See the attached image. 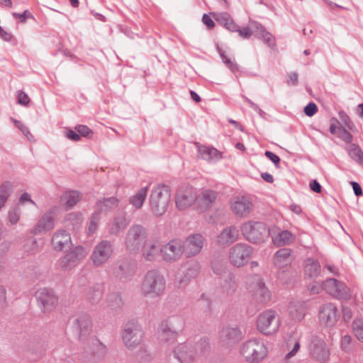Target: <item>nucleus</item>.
Wrapping results in <instances>:
<instances>
[{
    "label": "nucleus",
    "instance_id": "nucleus-17",
    "mask_svg": "<svg viewBox=\"0 0 363 363\" xmlns=\"http://www.w3.org/2000/svg\"><path fill=\"white\" fill-rule=\"evenodd\" d=\"M309 350L311 356L320 363H325L329 359L330 352L323 340H313L310 345Z\"/></svg>",
    "mask_w": 363,
    "mask_h": 363
},
{
    "label": "nucleus",
    "instance_id": "nucleus-62",
    "mask_svg": "<svg viewBox=\"0 0 363 363\" xmlns=\"http://www.w3.org/2000/svg\"><path fill=\"white\" fill-rule=\"evenodd\" d=\"M238 31H239L240 35L245 38H249L251 35V32L248 28H243Z\"/></svg>",
    "mask_w": 363,
    "mask_h": 363
},
{
    "label": "nucleus",
    "instance_id": "nucleus-35",
    "mask_svg": "<svg viewBox=\"0 0 363 363\" xmlns=\"http://www.w3.org/2000/svg\"><path fill=\"white\" fill-rule=\"evenodd\" d=\"M128 220L124 216H120L115 218L110 227V233L114 235L119 233L128 225Z\"/></svg>",
    "mask_w": 363,
    "mask_h": 363
},
{
    "label": "nucleus",
    "instance_id": "nucleus-53",
    "mask_svg": "<svg viewBox=\"0 0 363 363\" xmlns=\"http://www.w3.org/2000/svg\"><path fill=\"white\" fill-rule=\"evenodd\" d=\"M13 16L16 18H19L21 23H25L28 18H33V16L28 11H25L23 13H13Z\"/></svg>",
    "mask_w": 363,
    "mask_h": 363
},
{
    "label": "nucleus",
    "instance_id": "nucleus-41",
    "mask_svg": "<svg viewBox=\"0 0 363 363\" xmlns=\"http://www.w3.org/2000/svg\"><path fill=\"white\" fill-rule=\"evenodd\" d=\"M352 331L358 340H363V321L362 320L357 319L353 321Z\"/></svg>",
    "mask_w": 363,
    "mask_h": 363
},
{
    "label": "nucleus",
    "instance_id": "nucleus-51",
    "mask_svg": "<svg viewBox=\"0 0 363 363\" xmlns=\"http://www.w3.org/2000/svg\"><path fill=\"white\" fill-rule=\"evenodd\" d=\"M13 122L24 134L30 140V136L32 137V135L28 131L27 127H26L21 121H17L16 119H12Z\"/></svg>",
    "mask_w": 363,
    "mask_h": 363
},
{
    "label": "nucleus",
    "instance_id": "nucleus-9",
    "mask_svg": "<svg viewBox=\"0 0 363 363\" xmlns=\"http://www.w3.org/2000/svg\"><path fill=\"white\" fill-rule=\"evenodd\" d=\"M323 289L329 295L338 299L348 300L352 296L350 288L345 283L335 279L325 280Z\"/></svg>",
    "mask_w": 363,
    "mask_h": 363
},
{
    "label": "nucleus",
    "instance_id": "nucleus-46",
    "mask_svg": "<svg viewBox=\"0 0 363 363\" xmlns=\"http://www.w3.org/2000/svg\"><path fill=\"white\" fill-rule=\"evenodd\" d=\"M18 103L22 106H27L30 103V98L23 91H18L17 92Z\"/></svg>",
    "mask_w": 363,
    "mask_h": 363
},
{
    "label": "nucleus",
    "instance_id": "nucleus-32",
    "mask_svg": "<svg viewBox=\"0 0 363 363\" xmlns=\"http://www.w3.org/2000/svg\"><path fill=\"white\" fill-rule=\"evenodd\" d=\"M147 191V186L140 189L135 194L130 197V204H131L135 209L141 208L146 199Z\"/></svg>",
    "mask_w": 363,
    "mask_h": 363
},
{
    "label": "nucleus",
    "instance_id": "nucleus-24",
    "mask_svg": "<svg viewBox=\"0 0 363 363\" xmlns=\"http://www.w3.org/2000/svg\"><path fill=\"white\" fill-rule=\"evenodd\" d=\"M293 261L291 250L288 248H281L274 255L273 263L279 269H284L289 267Z\"/></svg>",
    "mask_w": 363,
    "mask_h": 363
},
{
    "label": "nucleus",
    "instance_id": "nucleus-49",
    "mask_svg": "<svg viewBox=\"0 0 363 363\" xmlns=\"http://www.w3.org/2000/svg\"><path fill=\"white\" fill-rule=\"evenodd\" d=\"M317 111V106L314 103H310L304 108V113L308 116H313Z\"/></svg>",
    "mask_w": 363,
    "mask_h": 363
},
{
    "label": "nucleus",
    "instance_id": "nucleus-8",
    "mask_svg": "<svg viewBox=\"0 0 363 363\" xmlns=\"http://www.w3.org/2000/svg\"><path fill=\"white\" fill-rule=\"evenodd\" d=\"M252 252L250 245L243 243L237 244L230 250L229 261L234 267H242L248 262Z\"/></svg>",
    "mask_w": 363,
    "mask_h": 363
},
{
    "label": "nucleus",
    "instance_id": "nucleus-26",
    "mask_svg": "<svg viewBox=\"0 0 363 363\" xmlns=\"http://www.w3.org/2000/svg\"><path fill=\"white\" fill-rule=\"evenodd\" d=\"M249 289L254 296L262 301H267L270 298V294L266 288L264 283L259 278L255 277L250 284Z\"/></svg>",
    "mask_w": 363,
    "mask_h": 363
},
{
    "label": "nucleus",
    "instance_id": "nucleus-57",
    "mask_svg": "<svg viewBox=\"0 0 363 363\" xmlns=\"http://www.w3.org/2000/svg\"><path fill=\"white\" fill-rule=\"evenodd\" d=\"M224 26L230 31H238V26L234 23L232 18L230 17L229 19L225 22Z\"/></svg>",
    "mask_w": 363,
    "mask_h": 363
},
{
    "label": "nucleus",
    "instance_id": "nucleus-56",
    "mask_svg": "<svg viewBox=\"0 0 363 363\" xmlns=\"http://www.w3.org/2000/svg\"><path fill=\"white\" fill-rule=\"evenodd\" d=\"M341 128L342 127L339 125V123L336 120L331 121L330 131L332 134L337 135L338 133V130Z\"/></svg>",
    "mask_w": 363,
    "mask_h": 363
},
{
    "label": "nucleus",
    "instance_id": "nucleus-52",
    "mask_svg": "<svg viewBox=\"0 0 363 363\" xmlns=\"http://www.w3.org/2000/svg\"><path fill=\"white\" fill-rule=\"evenodd\" d=\"M223 62L225 65H227L228 66V67L233 72L238 71V69H239L238 65L235 62H234L233 60H231V59H230L225 56H223Z\"/></svg>",
    "mask_w": 363,
    "mask_h": 363
},
{
    "label": "nucleus",
    "instance_id": "nucleus-13",
    "mask_svg": "<svg viewBox=\"0 0 363 363\" xmlns=\"http://www.w3.org/2000/svg\"><path fill=\"white\" fill-rule=\"evenodd\" d=\"M113 252V246L110 242L103 240L94 247L91 255L93 264L99 267L108 262Z\"/></svg>",
    "mask_w": 363,
    "mask_h": 363
},
{
    "label": "nucleus",
    "instance_id": "nucleus-12",
    "mask_svg": "<svg viewBox=\"0 0 363 363\" xmlns=\"http://www.w3.org/2000/svg\"><path fill=\"white\" fill-rule=\"evenodd\" d=\"M253 203L250 198L245 196L234 197L230 203V208L232 213L239 218H247L253 210Z\"/></svg>",
    "mask_w": 363,
    "mask_h": 363
},
{
    "label": "nucleus",
    "instance_id": "nucleus-58",
    "mask_svg": "<svg viewBox=\"0 0 363 363\" xmlns=\"http://www.w3.org/2000/svg\"><path fill=\"white\" fill-rule=\"evenodd\" d=\"M309 186L312 191L316 193H320L321 186L316 180L311 181L309 184Z\"/></svg>",
    "mask_w": 363,
    "mask_h": 363
},
{
    "label": "nucleus",
    "instance_id": "nucleus-6",
    "mask_svg": "<svg viewBox=\"0 0 363 363\" xmlns=\"http://www.w3.org/2000/svg\"><path fill=\"white\" fill-rule=\"evenodd\" d=\"M147 233L145 229L140 225H133L128 231L124 245L127 250L131 252H138L146 242Z\"/></svg>",
    "mask_w": 363,
    "mask_h": 363
},
{
    "label": "nucleus",
    "instance_id": "nucleus-27",
    "mask_svg": "<svg viewBox=\"0 0 363 363\" xmlns=\"http://www.w3.org/2000/svg\"><path fill=\"white\" fill-rule=\"evenodd\" d=\"M306 307L303 302H291L288 307L291 318L295 321L302 320L306 315Z\"/></svg>",
    "mask_w": 363,
    "mask_h": 363
},
{
    "label": "nucleus",
    "instance_id": "nucleus-64",
    "mask_svg": "<svg viewBox=\"0 0 363 363\" xmlns=\"http://www.w3.org/2000/svg\"><path fill=\"white\" fill-rule=\"evenodd\" d=\"M323 288V286H321L319 285H318V286L312 285V286H309V287H308L310 291L313 294H318Z\"/></svg>",
    "mask_w": 363,
    "mask_h": 363
},
{
    "label": "nucleus",
    "instance_id": "nucleus-5",
    "mask_svg": "<svg viewBox=\"0 0 363 363\" xmlns=\"http://www.w3.org/2000/svg\"><path fill=\"white\" fill-rule=\"evenodd\" d=\"M241 232L247 240L254 243L264 242L269 234L264 223L253 220L245 222L241 226Z\"/></svg>",
    "mask_w": 363,
    "mask_h": 363
},
{
    "label": "nucleus",
    "instance_id": "nucleus-22",
    "mask_svg": "<svg viewBox=\"0 0 363 363\" xmlns=\"http://www.w3.org/2000/svg\"><path fill=\"white\" fill-rule=\"evenodd\" d=\"M86 254L83 247L77 246L64 257L62 261L63 267L65 268H71L84 258Z\"/></svg>",
    "mask_w": 363,
    "mask_h": 363
},
{
    "label": "nucleus",
    "instance_id": "nucleus-50",
    "mask_svg": "<svg viewBox=\"0 0 363 363\" xmlns=\"http://www.w3.org/2000/svg\"><path fill=\"white\" fill-rule=\"evenodd\" d=\"M19 211L16 209H11L9 213V220L11 224H16L19 220Z\"/></svg>",
    "mask_w": 363,
    "mask_h": 363
},
{
    "label": "nucleus",
    "instance_id": "nucleus-1",
    "mask_svg": "<svg viewBox=\"0 0 363 363\" xmlns=\"http://www.w3.org/2000/svg\"><path fill=\"white\" fill-rule=\"evenodd\" d=\"M269 352L267 342L262 338L258 337L245 341L240 348V355L248 363H259L263 361L267 357Z\"/></svg>",
    "mask_w": 363,
    "mask_h": 363
},
{
    "label": "nucleus",
    "instance_id": "nucleus-42",
    "mask_svg": "<svg viewBox=\"0 0 363 363\" xmlns=\"http://www.w3.org/2000/svg\"><path fill=\"white\" fill-rule=\"evenodd\" d=\"M352 339L351 336L350 335H344L340 342V347L342 350H343L345 352H350L352 350Z\"/></svg>",
    "mask_w": 363,
    "mask_h": 363
},
{
    "label": "nucleus",
    "instance_id": "nucleus-59",
    "mask_svg": "<svg viewBox=\"0 0 363 363\" xmlns=\"http://www.w3.org/2000/svg\"><path fill=\"white\" fill-rule=\"evenodd\" d=\"M66 136L74 141H78L80 139V136L73 130H68L66 133Z\"/></svg>",
    "mask_w": 363,
    "mask_h": 363
},
{
    "label": "nucleus",
    "instance_id": "nucleus-48",
    "mask_svg": "<svg viewBox=\"0 0 363 363\" xmlns=\"http://www.w3.org/2000/svg\"><path fill=\"white\" fill-rule=\"evenodd\" d=\"M77 132L82 136L91 138L93 135L91 130L86 125H80L76 128Z\"/></svg>",
    "mask_w": 363,
    "mask_h": 363
},
{
    "label": "nucleus",
    "instance_id": "nucleus-7",
    "mask_svg": "<svg viewBox=\"0 0 363 363\" xmlns=\"http://www.w3.org/2000/svg\"><path fill=\"white\" fill-rule=\"evenodd\" d=\"M143 336V332L139 325L134 322H129L123 330L122 340L128 350H133L140 347Z\"/></svg>",
    "mask_w": 363,
    "mask_h": 363
},
{
    "label": "nucleus",
    "instance_id": "nucleus-19",
    "mask_svg": "<svg viewBox=\"0 0 363 363\" xmlns=\"http://www.w3.org/2000/svg\"><path fill=\"white\" fill-rule=\"evenodd\" d=\"M217 199V193L213 190L206 189L196 195V207L201 211L209 209Z\"/></svg>",
    "mask_w": 363,
    "mask_h": 363
},
{
    "label": "nucleus",
    "instance_id": "nucleus-33",
    "mask_svg": "<svg viewBox=\"0 0 363 363\" xmlns=\"http://www.w3.org/2000/svg\"><path fill=\"white\" fill-rule=\"evenodd\" d=\"M199 156L203 160L209 161L216 158H220V152L214 147L196 144Z\"/></svg>",
    "mask_w": 363,
    "mask_h": 363
},
{
    "label": "nucleus",
    "instance_id": "nucleus-20",
    "mask_svg": "<svg viewBox=\"0 0 363 363\" xmlns=\"http://www.w3.org/2000/svg\"><path fill=\"white\" fill-rule=\"evenodd\" d=\"M203 245V237L200 235L189 236L183 245V250L188 256H194L198 254Z\"/></svg>",
    "mask_w": 363,
    "mask_h": 363
},
{
    "label": "nucleus",
    "instance_id": "nucleus-36",
    "mask_svg": "<svg viewBox=\"0 0 363 363\" xmlns=\"http://www.w3.org/2000/svg\"><path fill=\"white\" fill-rule=\"evenodd\" d=\"M82 222V215L79 213L73 212L69 213L65 218V223L67 228L75 229L79 227Z\"/></svg>",
    "mask_w": 363,
    "mask_h": 363
},
{
    "label": "nucleus",
    "instance_id": "nucleus-28",
    "mask_svg": "<svg viewBox=\"0 0 363 363\" xmlns=\"http://www.w3.org/2000/svg\"><path fill=\"white\" fill-rule=\"evenodd\" d=\"M143 247V256L146 260L154 261L159 255H161V244L157 241L150 242Z\"/></svg>",
    "mask_w": 363,
    "mask_h": 363
},
{
    "label": "nucleus",
    "instance_id": "nucleus-3",
    "mask_svg": "<svg viewBox=\"0 0 363 363\" xmlns=\"http://www.w3.org/2000/svg\"><path fill=\"white\" fill-rule=\"evenodd\" d=\"M281 326V320L277 313L273 310H266L260 313L256 319V328L262 335H275Z\"/></svg>",
    "mask_w": 363,
    "mask_h": 363
},
{
    "label": "nucleus",
    "instance_id": "nucleus-63",
    "mask_svg": "<svg viewBox=\"0 0 363 363\" xmlns=\"http://www.w3.org/2000/svg\"><path fill=\"white\" fill-rule=\"evenodd\" d=\"M352 188L356 196H361L362 194L361 186L357 182H352Z\"/></svg>",
    "mask_w": 363,
    "mask_h": 363
},
{
    "label": "nucleus",
    "instance_id": "nucleus-14",
    "mask_svg": "<svg viewBox=\"0 0 363 363\" xmlns=\"http://www.w3.org/2000/svg\"><path fill=\"white\" fill-rule=\"evenodd\" d=\"M35 296L41 310L45 313L52 311L58 303V297L52 290L40 289L36 292Z\"/></svg>",
    "mask_w": 363,
    "mask_h": 363
},
{
    "label": "nucleus",
    "instance_id": "nucleus-44",
    "mask_svg": "<svg viewBox=\"0 0 363 363\" xmlns=\"http://www.w3.org/2000/svg\"><path fill=\"white\" fill-rule=\"evenodd\" d=\"M210 15L214 18V19L220 23L221 25H225V22L230 17L228 13H211Z\"/></svg>",
    "mask_w": 363,
    "mask_h": 363
},
{
    "label": "nucleus",
    "instance_id": "nucleus-2",
    "mask_svg": "<svg viewBox=\"0 0 363 363\" xmlns=\"http://www.w3.org/2000/svg\"><path fill=\"white\" fill-rule=\"evenodd\" d=\"M165 289V279L157 270H150L146 273L140 287L142 294L150 298L161 296L164 294Z\"/></svg>",
    "mask_w": 363,
    "mask_h": 363
},
{
    "label": "nucleus",
    "instance_id": "nucleus-23",
    "mask_svg": "<svg viewBox=\"0 0 363 363\" xmlns=\"http://www.w3.org/2000/svg\"><path fill=\"white\" fill-rule=\"evenodd\" d=\"M174 354L180 363H194L196 357L195 350L191 346L183 344L176 347Z\"/></svg>",
    "mask_w": 363,
    "mask_h": 363
},
{
    "label": "nucleus",
    "instance_id": "nucleus-29",
    "mask_svg": "<svg viewBox=\"0 0 363 363\" xmlns=\"http://www.w3.org/2000/svg\"><path fill=\"white\" fill-rule=\"evenodd\" d=\"M82 199V196L77 191H65L60 197V203L66 208H71L75 206Z\"/></svg>",
    "mask_w": 363,
    "mask_h": 363
},
{
    "label": "nucleus",
    "instance_id": "nucleus-43",
    "mask_svg": "<svg viewBox=\"0 0 363 363\" xmlns=\"http://www.w3.org/2000/svg\"><path fill=\"white\" fill-rule=\"evenodd\" d=\"M259 38H262L265 40L270 47H273L275 45L274 38L270 33L267 32L262 26L259 28Z\"/></svg>",
    "mask_w": 363,
    "mask_h": 363
},
{
    "label": "nucleus",
    "instance_id": "nucleus-45",
    "mask_svg": "<svg viewBox=\"0 0 363 363\" xmlns=\"http://www.w3.org/2000/svg\"><path fill=\"white\" fill-rule=\"evenodd\" d=\"M336 135L347 143H350L352 140V135L343 128L338 130Z\"/></svg>",
    "mask_w": 363,
    "mask_h": 363
},
{
    "label": "nucleus",
    "instance_id": "nucleus-30",
    "mask_svg": "<svg viewBox=\"0 0 363 363\" xmlns=\"http://www.w3.org/2000/svg\"><path fill=\"white\" fill-rule=\"evenodd\" d=\"M272 242L277 246L290 245L295 240V236L288 230L279 231L272 235Z\"/></svg>",
    "mask_w": 363,
    "mask_h": 363
},
{
    "label": "nucleus",
    "instance_id": "nucleus-18",
    "mask_svg": "<svg viewBox=\"0 0 363 363\" xmlns=\"http://www.w3.org/2000/svg\"><path fill=\"white\" fill-rule=\"evenodd\" d=\"M182 253V245L176 240H172L163 246L161 245V256L166 261H174L181 256Z\"/></svg>",
    "mask_w": 363,
    "mask_h": 363
},
{
    "label": "nucleus",
    "instance_id": "nucleus-39",
    "mask_svg": "<svg viewBox=\"0 0 363 363\" xmlns=\"http://www.w3.org/2000/svg\"><path fill=\"white\" fill-rule=\"evenodd\" d=\"M347 152L353 160L359 164L363 163V152L358 145L355 144H351L347 147Z\"/></svg>",
    "mask_w": 363,
    "mask_h": 363
},
{
    "label": "nucleus",
    "instance_id": "nucleus-21",
    "mask_svg": "<svg viewBox=\"0 0 363 363\" xmlns=\"http://www.w3.org/2000/svg\"><path fill=\"white\" fill-rule=\"evenodd\" d=\"M238 237V230L234 226H229L224 228L218 235L216 242L220 246L226 247L235 242Z\"/></svg>",
    "mask_w": 363,
    "mask_h": 363
},
{
    "label": "nucleus",
    "instance_id": "nucleus-40",
    "mask_svg": "<svg viewBox=\"0 0 363 363\" xmlns=\"http://www.w3.org/2000/svg\"><path fill=\"white\" fill-rule=\"evenodd\" d=\"M160 338L164 342H172L177 338V333L167 326H162L160 332Z\"/></svg>",
    "mask_w": 363,
    "mask_h": 363
},
{
    "label": "nucleus",
    "instance_id": "nucleus-60",
    "mask_svg": "<svg viewBox=\"0 0 363 363\" xmlns=\"http://www.w3.org/2000/svg\"><path fill=\"white\" fill-rule=\"evenodd\" d=\"M20 201L22 203H25L26 202H28V203H30V204H32L33 206L35 205V202L33 200H31L30 195L28 194H26V193L22 194V196L20 198Z\"/></svg>",
    "mask_w": 363,
    "mask_h": 363
},
{
    "label": "nucleus",
    "instance_id": "nucleus-15",
    "mask_svg": "<svg viewBox=\"0 0 363 363\" xmlns=\"http://www.w3.org/2000/svg\"><path fill=\"white\" fill-rule=\"evenodd\" d=\"M177 208L181 211L187 209L193 203H196V194L192 188L179 189L175 197Z\"/></svg>",
    "mask_w": 363,
    "mask_h": 363
},
{
    "label": "nucleus",
    "instance_id": "nucleus-4",
    "mask_svg": "<svg viewBox=\"0 0 363 363\" xmlns=\"http://www.w3.org/2000/svg\"><path fill=\"white\" fill-rule=\"evenodd\" d=\"M171 194L166 185H158L152 191L150 197V205L152 212L157 216L163 215L169 206Z\"/></svg>",
    "mask_w": 363,
    "mask_h": 363
},
{
    "label": "nucleus",
    "instance_id": "nucleus-54",
    "mask_svg": "<svg viewBox=\"0 0 363 363\" xmlns=\"http://www.w3.org/2000/svg\"><path fill=\"white\" fill-rule=\"evenodd\" d=\"M265 156L269 158L277 167H278L280 159L277 155L270 151H266Z\"/></svg>",
    "mask_w": 363,
    "mask_h": 363
},
{
    "label": "nucleus",
    "instance_id": "nucleus-38",
    "mask_svg": "<svg viewBox=\"0 0 363 363\" xmlns=\"http://www.w3.org/2000/svg\"><path fill=\"white\" fill-rule=\"evenodd\" d=\"M118 201L115 198H110L99 201L96 203L97 209L100 211H107L118 206Z\"/></svg>",
    "mask_w": 363,
    "mask_h": 363
},
{
    "label": "nucleus",
    "instance_id": "nucleus-11",
    "mask_svg": "<svg viewBox=\"0 0 363 363\" xmlns=\"http://www.w3.org/2000/svg\"><path fill=\"white\" fill-rule=\"evenodd\" d=\"M218 342L221 347L231 348L242 339V333L237 327L225 326L218 333Z\"/></svg>",
    "mask_w": 363,
    "mask_h": 363
},
{
    "label": "nucleus",
    "instance_id": "nucleus-34",
    "mask_svg": "<svg viewBox=\"0 0 363 363\" xmlns=\"http://www.w3.org/2000/svg\"><path fill=\"white\" fill-rule=\"evenodd\" d=\"M320 265L316 261L312 259H308L306 260L304 273L308 278H315L318 277L320 273Z\"/></svg>",
    "mask_w": 363,
    "mask_h": 363
},
{
    "label": "nucleus",
    "instance_id": "nucleus-10",
    "mask_svg": "<svg viewBox=\"0 0 363 363\" xmlns=\"http://www.w3.org/2000/svg\"><path fill=\"white\" fill-rule=\"evenodd\" d=\"M320 324L325 328H333L339 320L338 309L332 303L322 305L318 311Z\"/></svg>",
    "mask_w": 363,
    "mask_h": 363
},
{
    "label": "nucleus",
    "instance_id": "nucleus-37",
    "mask_svg": "<svg viewBox=\"0 0 363 363\" xmlns=\"http://www.w3.org/2000/svg\"><path fill=\"white\" fill-rule=\"evenodd\" d=\"M13 190V185L9 182H4L0 186V209L4 206Z\"/></svg>",
    "mask_w": 363,
    "mask_h": 363
},
{
    "label": "nucleus",
    "instance_id": "nucleus-55",
    "mask_svg": "<svg viewBox=\"0 0 363 363\" xmlns=\"http://www.w3.org/2000/svg\"><path fill=\"white\" fill-rule=\"evenodd\" d=\"M202 22L207 26L208 28L211 29L215 26L213 21L207 14H203L202 17Z\"/></svg>",
    "mask_w": 363,
    "mask_h": 363
},
{
    "label": "nucleus",
    "instance_id": "nucleus-47",
    "mask_svg": "<svg viewBox=\"0 0 363 363\" xmlns=\"http://www.w3.org/2000/svg\"><path fill=\"white\" fill-rule=\"evenodd\" d=\"M99 220V218L98 216L96 213H94L92 216V218L88 226V231L89 234H93L96 230Z\"/></svg>",
    "mask_w": 363,
    "mask_h": 363
},
{
    "label": "nucleus",
    "instance_id": "nucleus-61",
    "mask_svg": "<svg viewBox=\"0 0 363 363\" xmlns=\"http://www.w3.org/2000/svg\"><path fill=\"white\" fill-rule=\"evenodd\" d=\"M299 348H300V345L298 342H296L294 345L293 350L287 353V354L286 355V358L290 359L291 357L294 356L296 354V352H298V350H299Z\"/></svg>",
    "mask_w": 363,
    "mask_h": 363
},
{
    "label": "nucleus",
    "instance_id": "nucleus-31",
    "mask_svg": "<svg viewBox=\"0 0 363 363\" xmlns=\"http://www.w3.org/2000/svg\"><path fill=\"white\" fill-rule=\"evenodd\" d=\"M54 228V218L50 213H45L33 230L34 233L50 230Z\"/></svg>",
    "mask_w": 363,
    "mask_h": 363
},
{
    "label": "nucleus",
    "instance_id": "nucleus-25",
    "mask_svg": "<svg viewBox=\"0 0 363 363\" xmlns=\"http://www.w3.org/2000/svg\"><path fill=\"white\" fill-rule=\"evenodd\" d=\"M72 244L70 235L64 230L56 231L52 238V247L57 251H62Z\"/></svg>",
    "mask_w": 363,
    "mask_h": 363
},
{
    "label": "nucleus",
    "instance_id": "nucleus-16",
    "mask_svg": "<svg viewBox=\"0 0 363 363\" xmlns=\"http://www.w3.org/2000/svg\"><path fill=\"white\" fill-rule=\"evenodd\" d=\"M74 329L80 340H85L92 332L91 318L88 315H80L74 321Z\"/></svg>",
    "mask_w": 363,
    "mask_h": 363
}]
</instances>
